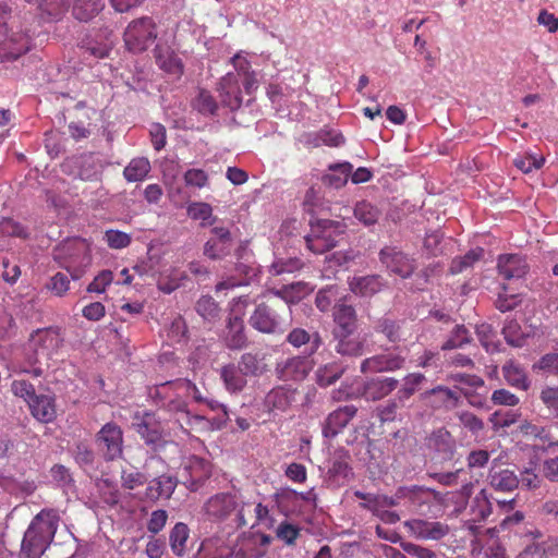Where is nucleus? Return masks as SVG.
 Masks as SVG:
<instances>
[{"instance_id":"obj_63","label":"nucleus","mask_w":558,"mask_h":558,"mask_svg":"<svg viewBox=\"0 0 558 558\" xmlns=\"http://www.w3.org/2000/svg\"><path fill=\"white\" fill-rule=\"evenodd\" d=\"M277 537L282 539L287 545L291 546L295 544L300 535V529L287 521L281 522L276 530Z\"/></svg>"},{"instance_id":"obj_4","label":"nucleus","mask_w":558,"mask_h":558,"mask_svg":"<svg viewBox=\"0 0 558 558\" xmlns=\"http://www.w3.org/2000/svg\"><path fill=\"white\" fill-rule=\"evenodd\" d=\"M283 290H277L276 298L269 299L256 305L250 317V325L263 333H275L281 329L282 314L290 312L287 301L283 299Z\"/></svg>"},{"instance_id":"obj_51","label":"nucleus","mask_w":558,"mask_h":558,"mask_svg":"<svg viewBox=\"0 0 558 558\" xmlns=\"http://www.w3.org/2000/svg\"><path fill=\"white\" fill-rule=\"evenodd\" d=\"M187 215L194 220H202V226L214 223L216 218H213V208L207 203L195 202L187 206Z\"/></svg>"},{"instance_id":"obj_30","label":"nucleus","mask_w":558,"mask_h":558,"mask_svg":"<svg viewBox=\"0 0 558 558\" xmlns=\"http://www.w3.org/2000/svg\"><path fill=\"white\" fill-rule=\"evenodd\" d=\"M271 539L270 535L254 531L244 532L239 537L240 543L243 544L250 556L257 555L254 558H263L266 555Z\"/></svg>"},{"instance_id":"obj_19","label":"nucleus","mask_w":558,"mask_h":558,"mask_svg":"<svg viewBox=\"0 0 558 558\" xmlns=\"http://www.w3.org/2000/svg\"><path fill=\"white\" fill-rule=\"evenodd\" d=\"M393 377H374L367 379L362 389V397L367 401H378L389 396L398 387Z\"/></svg>"},{"instance_id":"obj_14","label":"nucleus","mask_w":558,"mask_h":558,"mask_svg":"<svg viewBox=\"0 0 558 558\" xmlns=\"http://www.w3.org/2000/svg\"><path fill=\"white\" fill-rule=\"evenodd\" d=\"M404 364V356L393 352H386L364 359L360 369L363 374L396 372L403 368Z\"/></svg>"},{"instance_id":"obj_27","label":"nucleus","mask_w":558,"mask_h":558,"mask_svg":"<svg viewBox=\"0 0 558 558\" xmlns=\"http://www.w3.org/2000/svg\"><path fill=\"white\" fill-rule=\"evenodd\" d=\"M497 267L506 280L522 278L527 272L525 258L518 254L500 255Z\"/></svg>"},{"instance_id":"obj_9","label":"nucleus","mask_w":558,"mask_h":558,"mask_svg":"<svg viewBox=\"0 0 558 558\" xmlns=\"http://www.w3.org/2000/svg\"><path fill=\"white\" fill-rule=\"evenodd\" d=\"M29 343L37 355L51 356L63 343L59 327L39 328L31 333Z\"/></svg>"},{"instance_id":"obj_54","label":"nucleus","mask_w":558,"mask_h":558,"mask_svg":"<svg viewBox=\"0 0 558 558\" xmlns=\"http://www.w3.org/2000/svg\"><path fill=\"white\" fill-rule=\"evenodd\" d=\"M71 281L66 274L57 272L46 283V289L53 295L62 298L70 290Z\"/></svg>"},{"instance_id":"obj_56","label":"nucleus","mask_w":558,"mask_h":558,"mask_svg":"<svg viewBox=\"0 0 558 558\" xmlns=\"http://www.w3.org/2000/svg\"><path fill=\"white\" fill-rule=\"evenodd\" d=\"M375 330L379 333H383L389 342L395 343L401 339L400 326L397 324V322L388 317L378 319L375 325Z\"/></svg>"},{"instance_id":"obj_41","label":"nucleus","mask_w":558,"mask_h":558,"mask_svg":"<svg viewBox=\"0 0 558 558\" xmlns=\"http://www.w3.org/2000/svg\"><path fill=\"white\" fill-rule=\"evenodd\" d=\"M150 171V163L147 158H133L123 170L124 179L128 182L143 181Z\"/></svg>"},{"instance_id":"obj_18","label":"nucleus","mask_w":558,"mask_h":558,"mask_svg":"<svg viewBox=\"0 0 558 558\" xmlns=\"http://www.w3.org/2000/svg\"><path fill=\"white\" fill-rule=\"evenodd\" d=\"M356 412L355 405H344L329 413L323 427L324 436L329 438L337 436L355 416Z\"/></svg>"},{"instance_id":"obj_33","label":"nucleus","mask_w":558,"mask_h":558,"mask_svg":"<svg viewBox=\"0 0 558 558\" xmlns=\"http://www.w3.org/2000/svg\"><path fill=\"white\" fill-rule=\"evenodd\" d=\"M220 377L225 384L226 389L231 393L241 392L247 384V376L238 365L233 363L221 367Z\"/></svg>"},{"instance_id":"obj_3","label":"nucleus","mask_w":558,"mask_h":558,"mask_svg":"<svg viewBox=\"0 0 558 558\" xmlns=\"http://www.w3.org/2000/svg\"><path fill=\"white\" fill-rule=\"evenodd\" d=\"M248 506L233 493H217L209 497L204 506L203 513L210 522L221 523L231 520L235 527L247 525Z\"/></svg>"},{"instance_id":"obj_52","label":"nucleus","mask_w":558,"mask_h":558,"mask_svg":"<svg viewBox=\"0 0 558 558\" xmlns=\"http://www.w3.org/2000/svg\"><path fill=\"white\" fill-rule=\"evenodd\" d=\"M472 340L470 331L463 325H457L449 338L442 343V350L461 348Z\"/></svg>"},{"instance_id":"obj_35","label":"nucleus","mask_w":558,"mask_h":558,"mask_svg":"<svg viewBox=\"0 0 558 558\" xmlns=\"http://www.w3.org/2000/svg\"><path fill=\"white\" fill-rule=\"evenodd\" d=\"M177 487V478L171 475H161L154 478L147 489L146 495L150 499L170 498Z\"/></svg>"},{"instance_id":"obj_48","label":"nucleus","mask_w":558,"mask_h":558,"mask_svg":"<svg viewBox=\"0 0 558 558\" xmlns=\"http://www.w3.org/2000/svg\"><path fill=\"white\" fill-rule=\"evenodd\" d=\"M195 311L208 322H215L220 315V307L210 295L201 296L195 304Z\"/></svg>"},{"instance_id":"obj_15","label":"nucleus","mask_w":558,"mask_h":558,"mask_svg":"<svg viewBox=\"0 0 558 558\" xmlns=\"http://www.w3.org/2000/svg\"><path fill=\"white\" fill-rule=\"evenodd\" d=\"M409 532L421 539L438 541L449 533V526L438 521L413 519L405 522Z\"/></svg>"},{"instance_id":"obj_24","label":"nucleus","mask_w":558,"mask_h":558,"mask_svg":"<svg viewBox=\"0 0 558 558\" xmlns=\"http://www.w3.org/2000/svg\"><path fill=\"white\" fill-rule=\"evenodd\" d=\"M155 60L157 65L166 73L181 76L183 74V63L174 50L167 45H157L155 50Z\"/></svg>"},{"instance_id":"obj_57","label":"nucleus","mask_w":558,"mask_h":558,"mask_svg":"<svg viewBox=\"0 0 558 558\" xmlns=\"http://www.w3.org/2000/svg\"><path fill=\"white\" fill-rule=\"evenodd\" d=\"M243 506H248L250 509V512H247V524L252 518L255 519L252 523V527L257 524L265 523L266 521H270L269 509L262 502H250L243 500Z\"/></svg>"},{"instance_id":"obj_31","label":"nucleus","mask_w":558,"mask_h":558,"mask_svg":"<svg viewBox=\"0 0 558 558\" xmlns=\"http://www.w3.org/2000/svg\"><path fill=\"white\" fill-rule=\"evenodd\" d=\"M426 398L429 399L430 404L436 409L452 410L460 403L459 395L446 387L437 386L425 393Z\"/></svg>"},{"instance_id":"obj_42","label":"nucleus","mask_w":558,"mask_h":558,"mask_svg":"<svg viewBox=\"0 0 558 558\" xmlns=\"http://www.w3.org/2000/svg\"><path fill=\"white\" fill-rule=\"evenodd\" d=\"M184 279H186L184 271L178 268H170L169 270L160 274L157 281V287L163 293L169 294L177 290L182 284Z\"/></svg>"},{"instance_id":"obj_11","label":"nucleus","mask_w":558,"mask_h":558,"mask_svg":"<svg viewBox=\"0 0 558 558\" xmlns=\"http://www.w3.org/2000/svg\"><path fill=\"white\" fill-rule=\"evenodd\" d=\"M210 233L211 236L204 245V255L214 260L228 256L233 245L230 230L222 226H215Z\"/></svg>"},{"instance_id":"obj_6","label":"nucleus","mask_w":558,"mask_h":558,"mask_svg":"<svg viewBox=\"0 0 558 558\" xmlns=\"http://www.w3.org/2000/svg\"><path fill=\"white\" fill-rule=\"evenodd\" d=\"M157 35V25L151 17L135 19L124 29V46L132 53H141L153 45Z\"/></svg>"},{"instance_id":"obj_47","label":"nucleus","mask_w":558,"mask_h":558,"mask_svg":"<svg viewBox=\"0 0 558 558\" xmlns=\"http://www.w3.org/2000/svg\"><path fill=\"white\" fill-rule=\"evenodd\" d=\"M483 257L484 250L482 247L470 250L464 256L457 257L451 262L450 272L452 275L463 272L469 267H472L474 263L481 260Z\"/></svg>"},{"instance_id":"obj_62","label":"nucleus","mask_w":558,"mask_h":558,"mask_svg":"<svg viewBox=\"0 0 558 558\" xmlns=\"http://www.w3.org/2000/svg\"><path fill=\"white\" fill-rule=\"evenodd\" d=\"M458 418L474 435L480 434L484 429V422L472 412L461 411L458 413Z\"/></svg>"},{"instance_id":"obj_60","label":"nucleus","mask_w":558,"mask_h":558,"mask_svg":"<svg viewBox=\"0 0 558 558\" xmlns=\"http://www.w3.org/2000/svg\"><path fill=\"white\" fill-rule=\"evenodd\" d=\"M72 0H41L38 8L48 15L57 17L68 11Z\"/></svg>"},{"instance_id":"obj_64","label":"nucleus","mask_w":558,"mask_h":558,"mask_svg":"<svg viewBox=\"0 0 558 558\" xmlns=\"http://www.w3.org/2000/svg\"><path fill=\"white\" fill-rule=\"evenodd\" d=\"M539 399L542 402L558 416V387L547 386L542 389Z\"/></svg>"},{"instance_id":"obj_38","label":"nucleus","mask_w":558,"mask_h":558,"mask_svg":"<svg viewBox=\"0 0 558 558\" xmlns=\"http://www.w3.org/2000/svg\"><path fill=\"white\" fill-rule=\"evenodd\" d=\"M113 43L107 35H97L94 38H87L82 44V49L94 59H104L109 56Z\"/></svg>"},{"instance_id":"obj_36","label":"nucleus","mask_w":558,"mask_h":558,"mask_svg":"<svg viewBox=\"0 0 558 558\" xmlns=\"http://www.w3.org/2000/svg\"><path fill=\"white\" fill-rule=\"evenodd\" d=\"M489 483L492 487L499 492H512L519 485L518 476L508 469L493 468L489 473Z\"/></svg>"},{"instance_id":"obj_2","label":"nucleus","mask_w":558,"mask_h":558,"mask_svg":"<svg viewBox=\"0 0 558 558\" xmlns=\"http://www.w3.org/2000/svg\"><path fill=\"white\" fill-rule=\"evenodd\" d=\"M53 260L65 269L72 280L81 279L92 265V246L83 238H71L53 250Z\"/></svg>"},{"instance_id":"obj_12","label":"nucleus","mask_w":558,"mask_h":558,"mask_svg":"<svg viewBox=\"0 0 558 558\" xmlns=\"http://www.w3.org/2000/svg\"><path fill=\"white\" fill-rule=\"evenodd\" d=\"M135 420L136 432L146 445L157 448L165 444L163 426L154 413L145 412L142 416L136 415Z\"/></svg>"},{"instance_id":"obj_23","label":"nucleus","mask_w":558,"mask_h":558,"mask_svg":"<svg viewBox=\"0 0 558 558\" xmlns=\"http://www.w3.org/2000/svg\"><path fill=\"white\" fill-rule=\"evenodd\" d=\"M28 50L29 37L23 33H16L0 43V59L14 61Z\"/></svg>"},{"instance_id":"obj_44","label":"nucleus","mask_w":558,"mask_h":558,"mask_svg":"<svg viewBox=\"0 0 558 558\" xmlns=\"http://www.w3.org/2000/svg\"><path fill=\"white\" fill-rule=\"evenodd\" d=\"M343 374V368L336 362L322 365L317 368L316 383L320 387H328L335 384Z\"/></svg>"},{"instance_id":"obj_20","label":"nucleus","mask_w":558,"mask_h":558,"mask_svg":"<svg viewBox=\"0 0 558 558\" xmlns=\"http://www.w3.org/2000/svg\"><path fill=\"white\" fill-rule=\"evenodd\" d=\"M182 477L191 481V484H198L208 478L210 474L209 462L197 456L184 458L181 464Z\"/></svg>"},{"instance_id":"obj_17","label":"nucleus","mask_w":558,"mask_h":558,"mask_svg":"<svg viewBox=\"0 0 558 558\" xmlns=\"http://www.w3.org/2000/svg\"><path fill=\"white\" fill-rule=\"evenodd\" d=\"M332 318L335 327L331 331L333 333H355L357 329V315L353 305L347 302L337 303L333 306Z\"/></svg>"},{"instance_id":"obj_13","label":"nucleus","mask_w":558,"mask_h":558,"mask_svg":"<svg viewBox=\"0 0 558 558\" xmlns=\"http://www.w3.org/2000/svg\"><path fill=\"white\" fill-rule=\"evenodd\" d=\"M169 408L175 412V420L185 433H202L210 429V421L203 415L192 414L184 401L173 400L169 403Z\"/></svg>"},{"instance_id":"obj_32","label":"nucleus","mask_w":558,"mask_h":558,"mask_svg":"<svg viewBox=\"0 0 558 558\" xmlns=\"http://www.w3.org/2000/svg\"><path fill=\"white\" fill-rule=\"evenodd\" d=\"M294 391L278 386L271 389L264 399V405L268 412L280 411L284 412L291 405Z\"/></svg>"},{"instance_id":"obj_28","label":"nucleus","mask_w":558,"mask_h":558,"mask_svg":"<svg viewBox=\"0 0 558 558\" xmlns=\"http://www.w3.org/2000/svg\"><path fill=\"white\" fill-rule=\"evenodd\" d=\"M501 373L509 386L522 391L530 389L531 380L524 367L519 363L512 360L507 361L501 367Z\"/></svg>"},{"instance_id":"obj_29","label":"nucleus","mask_w":558,"mask_h":558,"mask_svg":"<svg viewBox=\"0 0 558 558\" xmlns=\"http://www.w3.org/2000/svg\"><path fill=\"white\" fill-rule=\"evenodd\" d=\"M350 290L362 298H371L378 293L383 287L384 281L378 275H367L361 277H353L349 281Z\"/></svg>"},{"instance_id":"obj_43","label":"nucleus","mask_w":558,"mask_h":558,"mask_svg":"<svg viewBox=\"0 0 558 558\" xmlns=\"http://www.w3.org/2000/svg\"><path fill=\"white\" fill-rule=\"evenodd\" d=\"M345 302V298L341 296L339 293V288L337 286H328L324 289H320L315 298V304L320 312H327L333 304Z\"/></svg>"},{"instance_id":"obj_39","label":"nucleus","mask_w":558,"mask_h":558,"mask_svg":"<svg viewBox=\"0 0 558 558\" xmlns=\"http://www.w3.org/2000/svg\"><path fill=\"white\" fill-rule=\"evenodd\" d=\"M105 7V0H73L72 13L81 22L94 19Z\"/></svg>"},{"instance_id":"obj_59","label":"nucleus","mask_w":558,"mask_h":558,"mask_svg":"<svg viewBox=\"0 0 558 558\" xmlns=\"http://www.w3.org/2000/svg\"><path fill=\"white\" fill-rule=\"evenodd\" d=\"M194 106L201 113L204 114H214L218 109L217 101L213 95L204 89L198 93Z\"/></svg>"},{"instance_id":"obj_26","label":"nucleus","mask_w":558,"mask_h":558,"mask_svg":"<svg viewBox=\"0 0 558 558\" xmlns=\"http://www.w3.org/2000/svg\"><path fill=\"white\" fill-rule=\"evenodd\" d=\"M28 409L40 423H51L57 417L56 400L52 396L37 395L28 403Z\"/></svg>"},{"instance_id":"obj_46","label":"nucleus","mask_w":558,"mask_h":558,"mask_svg":"<svg viewBox=\"0 0 558 558\" xmlns=\"http://www.w3.org/2000/svg\"><path fill=\"white\" fill-rule=\"evenodd\" d=\"M425 380V376L421 373H411L403 378V385L397 391L400 403H405L418 389L420 385Z\"/></svg>"},{"instance_id":"obj_50","label":"nucleus","mask_w":558,"mask_h":558,"mask_svg":"<svg viewBox=\"0 0 558 558\" xmlns=\"http://www.w3.org/2000/svg\"><path fill=\"white\" fill-rule=\"evenodd\" d=\"M189 538V527L184 523H177L170 532L169 542L172 551L182 556L185 551V544Z\"/></svg>"},{"instance_id":"obj_1","label":"nucleus","mask_w":558,"mask_h":558,"mask_svg":"<svg viewBox=\"0 0 558 558\" xmlns=\"http://www.w3.org/2000/svg\"><path fill=\"white\" fill-rule=\"evenodd\" d=\"M60 522L56 509H43L37 513L27 530L21 544V558H40L51 544Z\"/></svg>"},{"instance_id":"obj_40","label":"nucleus","mask_w":558,"mask_h":558,"mask_svg":"<svg viewBox=\"0 0 558 558\" xmlns=\"http://www.w3.org/2000/svg\"><path fill=\"white\" fill-rule=\"evenodd\" d=\"M235 271L243 275L244 278L236 279L234 277H230L223 281H220L216 286L217 292L246 284L250 278L256 276V268L253 265H248L242 262L236 263Z\"/></svg>"},{"instance_id":"obj_58","label":"nucleus","mask_w":558,"mask_h":558,"mask_svg":"<svg viewBox=\"0 0 558 558\" xmlns=\"http://www.w3.org/2000/svg\"><path fill=\"white\" fill-rule=\"evenodd\" d=\"M104 239H105L107 245L113 250L125 248L132 242V238L129 233H125V232H122L119 230H113V229L107 230L105 232Z\"/></svg>"},{"instance_id":"obj_49","label":"nucleus","mask_w":558,"mask_h":558,"mask_svg":"<svg viewBox=\"0 0 558 558\" xmlns=\"http://www.w3.org/2000/svg\"><path fill=\"white\" fill-rule=\"evenodd\" d=\"M238 366L246 376H259L265 372L266 367L263 360L257 354L251 352L244 353L241 356Z\"/></svg>"},{"instance_id":"obj_5","label":"nucleus","mask_w":558,"mask_h":558,"mask_svg":"<svg viewBox=\"0 0 558 558\" xmlns=\"http://www.w3.org/2000/svg\"><path fill=\"white\" fill-rule=\"evenodd\" d=\"M344 233V225L340 221L322 219L311 222V231L304 236L306 247L314 254H324L333 248L338 236Z\"/></svg>"},{"instance_id":"obj_21","label":"nucleus","mask_w":558,"mask_h":558,"mask_svg":"<svg viewBox=\"0 0 558 558\" xmlns=\"http://www.w3.org/2000/svg\"><path fill=\"white\" fill-rule=\"evenodd\" d=\"M287 342L296 349L306 345L305 351L307 355H313L323 345V338L317 330L310 332L303 328L298 327L293 328L288 333Z\"/></svg>"},{"instance_id":"obj_7","label":"nucleus","mask_w":558,"mask_h":558,"mask_svg":"<svg viewBox=\"0 0 558 558\" xmlns=\"http://www.w3.org/2000/svg\"><path fill=\"white\" fill-rule=\"evenodd\" d=\"M96 446L106 461H114L123 454V430L114 422L106 423L95 436Z\"/></svg>"},{"instance_id":"obj_37","label":"nucleus","mask_w":558,"mask_h":558,"mask_svg":"<svg viewBox=\"0 0 558 558\" xmlns=\"http://www.w3.org/2000/svg\"><path fill=\"white\" fill-rule=\"evenodd\" d=\"M328 169L330 172L323 177V182L330 187L341 189L348 183L353 166L344 161L330 165Z\"/></svg>"},{"instance_id":"obj_53","label":"nucleus","mask_w":558,"mask_h":558,"mask_svg":"<svg viewBox=\"0 0 558 558\" xmlns=\"http://www.w3.org/2000/svg\"><path fill=\"white\" fill-rule=\"evenodd\" d=\"M548 458L544 462V474L553 481H558V442H551L546 448Z\"/></svg>"},{"instance_id":"obj_45","label":"nucleus","mask_w":558,"mask_h":558,"mask_svg":"<svg viewBox=\"0 0 558 558\" xmlns=\"http://www.w3.org/2000/svg\"><path fill=\"white\" fill-rule=\"evenodd\" d=\"M353 213L354 217L366 227L375 225L380 217V210L367 201L356 203Z\"/></svg>"},{"instance_id":"obj_25","label":"nucleus","mask_w":558,"mask_h":558,"mask_svg":"<svg viewBox=\"0 0 558 558\" xmlns=\"http://www.w3.org/2000/svg\"><path fill=\"white\" fill-rule=\"evenodd\" d=\"M396 497L405 501L409 508L417 510L427 505L430 498H436V492L421 486L399 487Z\"/></svg>"},{"instance_id":"obj_55","label":"nucleus","mask_w":558,"mask_h":558,"mask_svg":"<svg viewBox=\"0 0 558 558\" xmlns=\"http://www.w3.org/2000/svg\"><path fill=\"white\" fill-rule=\"evenodd\" d=\"M545 163L543 156L525 154L513 159V165L523 173H531L533 170L541 169Z\"/></svg>"},{"instance_id":"obj_8","label":"nucleus","mask_w":558,"mask_h":558,"mask_svg":"<svg viewBox=\"0 0 558 558\" xmlns=\"http://www.w3.org/2000/svg\"><path fill=\"white\" fill-rule=\"evenodd\" d=\"M312 355H294L276 364V375L282 381H303L314 368Z\"/></svg>"},{"instance_id":"obj_34","label":"nucleus","mask_w":558,"mask_h":558,"mask_svg":"<svg viewBox=\"0 0 558 558\" xmlns=\"http://www.w3.org/2000/svg\"><path fill=\"white\" fill-rule=\"evenodd\" d=\"M225 343L231 350H241L247 343L243 319L229 318L226 328Z\"/></svg>"},{"instance_id":"obj_16","label":"nucleus","mask_w":558,"mask_h":558,"mask_svg":"<svg viewBox=\"0 0 558 558\" xmlns=\"http://www.w3.org/2000/svg\"><path fill=\"white\" fill-rule=\"evenodd\" d=\"M219 96L223 106L236 110L242 106V92L240 80L235 73H227L219 82Z\"/></svg>"},{"instance_id":"obj_10","label":"nucleus","mask_w":558,"mask_h":558,"mask_svg":"<svg viewBox=\"0 0 558 558\" xmlns=\"http://www.w3.org/2000/svg\"><path fill=\"white\" fill-rule=\"evenodd\" d=\"M379 260L392 274L409 278L415 270V262L397 247L386 246L379 252Z\"/></svg>"},{"instance_id":"obj_61","label":"nucleus","mask_w":558,"mask_h":558,"mask_svg":"<svg viewBox=\"0 0 558 558\" xmlns=\"http://www.w3.org/2000/svg\"><path fill=\"white\" fill-rule=\"evenodd\" d=\"M302 262L299 258L278 259L274 262L269 268L271 275L278 276L284 272H293L302 267Z\"/></svg>"},{"instance_id":"obj_22","label":"nucleus","mask_w":558,"mask_h":558,"mask_svg":"<svg viewBox=\"0 0 558 558\" xmlns=\"http://www.w3.org/2000/svg\"><path fill=\"white\" fill-rule=\"evenodd\" d=\"M335 351L342 356L357 357L364 354L365 341L354 333H333Z\"/></svg>"}]
</instances>
